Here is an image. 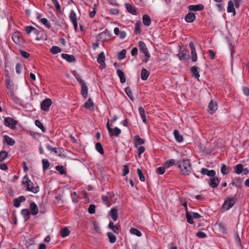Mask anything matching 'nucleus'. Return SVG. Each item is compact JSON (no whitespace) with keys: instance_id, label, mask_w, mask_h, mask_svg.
<instances>
[{"instance_id":"f257e3e1","label":"nucleus","mask_w":249,"mask_h":249,"mask_svg":"<svg viewBox=\"0 0 249 249\" xmlns=\"http://www.w3.org/2000/svg\"><path fill=\"white\" fill-rule=\"evenodd\" d=\"M178 165L182 175L189 176L192 173L193 169L190 160L183 159L178 162Z\"/></svg>"},{"instance_id":"f03ea898","label":"nucleus","mask_w":249,"mask_h":249,"mask_svg":"<svg viewBox=\"0 0 249 249\" xmlns=\"http://www.w3.org/2000/svg\"><path fill=\"white\" fill-rule=\"evenodd\" d=\"M22 184L26 185V190L36 194L39 192V188L38 186H34L33 182L27 177V176L23 178Z\"/></svg>"},{"instance_id":"7ed1b4c3","label":"nucleus","mask_w":249,"mask_h":249,"mask_svg":"<svg viewBox=\"0 0 249 249\" xmlns=\"http://www.w3.org/2000/svg\"><path fill=\"white\" fill-rule=\"evenodd\" d=\"M236 198L234 197H228L224 202L222 205V209L225 211H227L231 208L235 204Z\"/></svg>"},{"instance_id":"20e7f679","label":"nucleus","mask_w":249,"mask_h":249,"mask_svg":"<svg viewBox=\"0 0 249 249\" xmlns=\"http://www.w3.org/2000/svg\"><path fill=\"white\" fill-rule=\"evenodd\" d=\"M69 17L73 25L75 31H77L78 29L77 16L74 10L71 11Z\"/></svg>"},{"instance_id":"39448f33","label":"nucleus","mask_w":249,"mask_h":249,"mask_svg":"<svg viewBox=\"0 0 249 249\" xmlns=\"http://www.w3.org/2000/svg\"><path fill=\"white\" fill-rule=\"evenodd\" d=\"M13 41L18 45H22L24 43L23 38L22 37L21 35L18 32H15L12 36Z\"/></svg>"},{"instance_id":"423d86ee","label":"nucleus","mask_w":249,"mask_h":249,"mask_svg":"<svg viewBox=\"0 0 249 249\" xmlns=\"http://www.w3.org/2000/svg\"><path fill=\"white\" fill-rule=\"evenodd\" d=\"M17 124V121L11 117H6L4 119V124L11 128H14Z\"/></svg>"},{"instance_id":"0eeeda50","label":"nucleus","mask_w":249,"mask_h":249,"mask_svg":"<svg viewBox=\"0 0 249 249\" xmlns=\"http://www.w3.org/2000/svg\"><path fill=\"white\" fill-rule=\"evenodd\" d=\"M52 104V101L51 99L49 98L45 99L41 103V109L44 111H48Z\"/></svg>"},{"instance_id":"6e6552de","label":"nucleus","mask_w":249,"mask_h":249,"mask_svg":"<svg viewBox=\"0 0 249 249\" xmlns=\"http://www.w3.org/2000/svg\"><path fill=\"white\" fill-rule=\"evenodd\" d=\"M110 37V35L109 32L107 30H105L104 31L99 34L97 37V39L98 40H100L102 41H105L109 39Z\"/></svg>"},{"instance_id":"1a4fd4ad","label":"nucleus","mask_w":249,"mask_h":249,"mask_svg":"<svg viewBox=\"0 0 249 249\" xmlns=\"http://www.w3.org/2000/svg\"><path fill=\"white\" fill-rule=\"evenodd\" d=\"M139 47L140 50L144 54L146 57L149 58L150 57V54H149L146 44L144 43V42L142 41H139Z\"/></svg>"},{"instance_id":"9d476101","label":"nucleus","mask_w":249,"mask_h":249,"mask_svg":"<svg viewBox=\"0 0 249 249\" xmlns=\"http://www.w3.org/2000/svg\"><path fill=\"white\" fill-rule=\"evenodd\" d=\"M105 56L104 53L103 52L100 53L98 55L97 58V62L100 64L99 68L102 70L104 69L106 67V64L105 63Z\"/></svg>"},{"instance_id":"9b49d317","label":"nucleus","mask_w":249,"mask_h":249,"mask_svg":"<svg viewBox=\"0 0 249 249\" xmlns=\"http://www.w3.org/2000/svg\"><path fill=\"white\" fill-rule=\"evenodd\" d=\"M219 183V179L215 175L210 178L209 185L213 188H216Z\"/></svg>"},{"instance_id":"f8f14e48","label":"nucleus","mask_w":249,"mask_h":249,"mask_svg":"<svg viewBox=\"0 0 249 249\" xmlns=\"http://www.w3.org/2000/svg\"><path fill=\"white\" fill-rule=\"evenodd\" d=\"M189 46L191 50L192 59L193 62L197 61V56L196 51L195 45L193 42H191L189 43Z\"/></svg>"},{"instance_id":"ddd939ff","label":"nucleus","mask_w":249,"mask_h":249,"mask_svg":"<svg viewBox=\"0 0 249 249\" xmlns=\"http://www.w3.org/2000/svg\"><path fill=\"white\" fill-rule=\"evenodd\" d=\"M118 211L116 207H114L112 208L108 213L109 215L111 216V218L114 221H116L118 218Z\"/></svg>"},{"instance_id":"4468645a","label":"nucleus","mask_w":249,"mask_h":249,"mask_svg":"<svg viewBox=\"0 0 249 249\" xmlns=\"http://www.w3.org/2000/svg\"><path fill=\"white\" fill-rule=\"evenodd\" d=\"M80 85L81 86V94L84 98H87L88 97V88L85 82L81 83Z\"/></svg>"},{"instance_id":"2eb2a0df","label":"nucleus","mask_w":249,"mask_h":249,"mask_svg":"<svg viewBox=\"0 0 249 249\" xmlns=\"http://www.w3.org/2000/svg\"><path fill=\"white\" fill-rule=\"evenodd\" d=\"M200 173L204 175H207L210 178L215 175V171L213 170H209L206 168H202Z\"/></svg>"},{"instance_id":"dca6fc26","label":"nucleus","mask_w":249,"mask_h":249,"mask_svg":"<svg viewBox=\"0 0 249 249\" xmlns=\"http://www.w3.org/2000/svg\"><path fill=\"white\" fill-rule=\"evenodd\" d=\"M188 9L192 11H201L204 9V6L202 4L190 5L188 7Z\"/></svg>"},{"instance_id":"f3484780","label":"nucleus","mask_w":249,"mask_h":249,"mask_svg":"<svg viewBox=\"0 0 249 249\" xmlns=\"http://www.w3.org/2000/svg\"><path fill=\"white\" fill-rule=\"evenodd\" d=\"M30 210L31 211V213L33 215H36L38 213V209L37 206L34 202H32L30 204Z\"/></svg>"},{"instance_id":"a211bd4d","label":"nucleus","mask_w":249,"mask_h":249,"mask_svg":"<svg viewBox=\"0 0 249 249\" xmlns=\"http://www.w3.org/2000/svg\"><path fill=\"white\" fill-rule=\"evenodd\" d=\"M196 15L192 12L188 13L185 17V20L187 22H192L196 19Z\"/></svg>"},{"instance_id":"6ab92c4d","label":"nucleus","mask_w":249,"mask_h":249,"mask_svg":"<svg viewBox=\"0 0 249 249\" xmlns=\"http://www.w3.org/2000/svg\"><path fill=\"white\" fill-rule=\"evenodd\" d=\"M3 138H4L3 142L6 143L7 144L10 145V146H13L15 144V140L13 139H12V138L10 137L9 136L4 135L3 136Z\"/></svg>"},{"instance_id":"aec40b11","label":"nucleus","mask_w":249,"mask_h":249,"mask_svg":"<svg viewBox=\"0 0 249 249\" xmlns=\"http://www.w3.org/2000/svg\"><path fill=\"white\" fill-rule=\"evenodd\" d=\"M62 57L69 62H74L75 61V57L72 55H69L66 53H62Z\"/></svg>"},{"instance_id":"412c9836","label":"nucleus","mask_w":249,"mask_h":249,"mask_svg":"<svg viewBox=\"0 0 249 249\" xmlns=\"http://www.w3.org/2000/svg\"><path fill=\"white\" fill-rule=\"evenodd\" d=\"M125 8L127 11L132 15H136L137 14V11L134 6L131 5L130 3H125Z\"/></svg>"},{"instance_id":"4be33fe9","label":"nucleus","mask_w":249,"mask_h":249,"mask_svg":"<svg viewBox=\"0 0 249 249\" xmlns=\"http://www.w3.org/2000/svg\"><path fill=\"white\" fill-rule=\"evenodd\" d=\"M174 135L176 141L178 142H181L183 141V136L180 134L178 130L175 129L174 130Z\"/></svg>"},{"instance_id":"5701e85b","label":"nucleus","mask_w":249,"mask_h":249,"mask_svg":"<svg viewBox=\"0 0 249 249\" xmlns=\"http://www.w3.org/2000/svg\"><path fill=\"white\" fill-rule=\"evenodd\" d=\"M139 111L142 120L144 124H146L147 123L146 116V113H145L144 108L142 107H139Z\"/></svg>"},{"instance_id":"b1692460","label":"nucleus","mask_w":249,"mask_h":249,"mask_svg":"<svg viewBox=\"0 0 249 249\" xmlns=\"http://www.w3.org/2000/svg\"><path fill=\"white\" fill-rule=\"evenodd\" d=\"M227 12L228 13H233V16H235V10L234 7V3L231 0H230L228 2Z\"/></svg>"},{"instance_id":"393cba45","label":"nucleus","mask_w":249,"mask_h":249,"mask_svg":"<svg viewBox=\"0 0 249 249\" xmlns=\"http://www.w3.org/2000/svg\"><path fill=\"white\" fill-rule=\"evenodd\" d=\"M84 106L87 109L93 110L94 108V103L92 100L89 98L84 104Z\"/></svg>"},{"instance_id":"a878e982","label":"nucleus","mask_w":249,"mask_h":249,"mask_svg":"<svg viewBox=\"0 0 249 249\" xmlns=\"http://www.w3.org/2000/svg\"><path fill=\"white\" fill-rule=\"evenodd\" d=\"M21 213L23 216L25 221H27L30 217V213L28 209H24L21 210Z\"/></svg>"},{"instance_id":"bb28decb","label":"nucleus","mask_w":249,"mask_h":249,"mask_svg":"<svg viewBox=\"0 0 249 249\" xmlns=\"http://www.w3.org/2000/svg\"><path fill=\"white\" fill-rule=\"evenodd\" d=\"M199 68L196 66H193L191 68V72L195 77L197 79L199 80V77H200V75L198 72Z\"/></svg>"},{"instance_id":"cd10ccee","label":"nucleus","mask_w":249,"mask_h":249,"mask_svg":"<svg viewBox=\"0 0 249 249\" xmlns=\"http://www.w3.org/2000/svg\"><path fill=\"white\" fill-rule=\"evenodd\" d=\"M142 20L144 25L146 26H149L150 25L151 23V19L149 16L147 15H144L142 17Z\"/></svg>"},{"instance_id":"c85d7f7f","label":"nucleus","mask_w":249,"mask_h":249,"mask_svg":"<svg viewBox=\"0 0 249 249\" xmlns=\"http://www.w3.org/2000/svg\"><path fill=\"white\" fill-rule=\"evenodd\" d=\"M149 75V72L147 71L145 68H142L141 71V77L142 80H146L147 79Z\"/></svg>"},{"instance_id":"c756f323","label":"nucleus","mask_w":249,"mask_h":249,"mask_svg":"<svg viewBox=\"0 0 249 249\" xmlns=\"http://www.w3.org/2000/svg\"><path fill=\"white\" fill-rule=\"evenodd\" d=\"M117 73L120 79L121 82L122 83H125L126 79L124 72L121 70L118 69L117 71Z\"/></svg>"},{"instance_id":"7c9ffc66","label":"nucleus","mask_w":249,"mask_h":249,"mask_svg":"<svg viewBox=\"0 0 249 249\" xmlns=\"http://www.w3.org/2000/svg\"><path fill=\"white\" fill-rule=\"evenodd\" d=\"M135 141V146L137 147L138 145H142L144 143L143 139L141 138L139 135H136L134 138Z\"/></svg>"},{"instance_id":"2f4dec72","label":"nucleus","mask_w":249,"mask_h":249,"mask_svg":"<svg viewBox=\"0 0 249 249\" xmlns=\"http://www.w3.org/2000/svg\"><path fill=\"white\" fill-rule=\"evenodd\" d=\"M111 133H109L110 136L118 137L121 133V130L117 127H115L114 129H112Z\"/></svg>"},{"instance_id":"473e14b6","label":"nucleus","mask_w":249,"mask_h":249,"mask_svg":"<svg viewBox=\"0 0 249 249\" xmlns=\"http://www.w3.org/2000/svg\"><path fill=\"white\" fill-rule=\"evenodd\" d=\"M35 35H36V39L38 40L40 39L42 35L43 34L42 32L39 31L38 29L34 27V29L32 31V33Z\"/></svg>"},{"instance_id":"72a5a7b5","label":"nucleus","mask_w":249,"mask_h":249,"mask_svg":"<svg viewBox=\"0 0 249 249\" xmlns=\"http://www.w3.org/2000/svg\"><path fill=\"white\" fill-rule=\"evenodd\" d=\"M108 227L109 229H111L115 233L119 234V229L118 228V226L117 225H114L113 222H109L108 224Z\"/></svg>"},{"instance_id":"f704fd0d","label":"nucleus","mask_w":249,"mask_h":249,"mask_svg":"<svg viewBox=\"0 0 249 249\" xmlns=\"http://www.w3.org/2000/svg\"><path fill=\"white\" fill-rule=\"evenodd\" d=\"M232 184L238 188H241L242 186V180L239 178H235L232 180Z\"/></svg>"},{"instance_id":"c9c22d12","label":"nucleus","mask_w":249,"mask_h":249,"mask_svg":"<svg viewBox=\"0 0 249 249\" xmlns=\"http://www.w3.org/2000/svg\"><path fill=\"white\" fill-rule=\"evenodd\" d=\"M107 237L109 239V242L111 244L114 243L116 241V237L112 232H108L107 233Z\"/></svg>"},{"instance_id":"e433bc0d","label":"nucleus","mask_w":249,"mask_h":249,"mask_svg":"<svg viewBox=\"0 0 249 249\" xmlns=\"http://www.w3.org/2000/svg\"><path fill=\"white\" fill-rule=\"evenodd\" d=\"M141 21H138L135 23V26H134V29H135V32L136 34H139L141 33Z\"/></svg>"},{"instance_id":"4c0bfd02","label":"nucleus","mask_w":249,"mask_h":249,"mask_svg":"<svg viewBox=\"0 0 249 249\" xmlns=\"http://www.w3.org/2000/svg\"><path fill=\"white\" fill-rule=\"evenodd\" d=\"M70 233V231L67 227L64 228L60 231V234L63 237H65L66 236L69 235Z\"/></svg>"},{"instance_id":"58836bf2","label":"nucleus","mask_w":249,"mask_h":249,"mask_svg":"<svg viewBox=\"0 0 249 249\" xmlns=\"http://www.w3.org/2000/svg\"><path fill=\"white\" fill-rule=\"evenodd\" d=\"M208 107L211 110V113H213L217 109V106L213 101H211Z\"/></svg>"},{"instance_id":"ea45409f","label":"nucleus","mask_w":249,"mask_h":249,"mask_svg":"<svg viewBox=\"0 0 249 249\" xmlns=\"http://www.w3.org/2000/svg\"><path fill=\"white\" fill-rule=\"evenodd\" d=\"M186 216L187 221L190 224H193L194 223V222L193 220V217L192 214L189 213L188 210H187V212H186Z\"/></svg>"},{"instance_id":"a19ab883","label":"nucleus","mask_w":249,"mask_h":249,"mask_svg":"<svg viewBox=\"0 0 249 249\" xmlns=\"http://www.w3.org/2000/svg\"><path fill=\"white\" fill-rule=\"evenodd\" d=\"M61 52V49L58 46H53L51 49V52L53 54H55Z\"/></svg>"},{"instance_id":"79ce46f5","label":"nucleus","mask_w":249,"mask_h":249,"mask_svg":"<svg viewBox=\"0 0 249 249\" xmlns=\"http://www.w3.org/2000/svg\"><path fill=\"white\" fill-rule=\"evenodd\" d=\"M235 172L237 174H240L243 172V165L241 164H238L234 167Z\"/></svg>"},{"instance_id":"37998d69","label":"nucleus","mask_w":249,"mask_h":249,"mask_svg":"<svg viewBox=\"0 0 249 249\" xmlns=\"http://www.w3.org/2000/svg\"><path fill=\"white\" fill-rule=\"evenodd\" d=\"M220 170L221 173L223 175H227L230 172V169L224 164H222Z\"/></svg>"},{"instance_id":"c03bdc74","label":"nucleus","mask_w":249,"mask_h":249,"mask_svg":"<svg viewBox=\"0 0 249 249\" xmlns=\"http://www.w3.org/2000/svg\"><path fill=\"white\" fill-rule=\"evenodd\" d=\"M130 232L131 234L136 235L138 237H140L142 235L141 232L139 230L135 228H131L130 230Z\"/></svg>"},{"instance_id":"a18cd8bd","label":"nucleus","mask_w":249,"mask_h":249,"mask_svg":"<svg viewBox=\"0 0 249 249\" xmlns=\"http://www.w3.org/2000/svg\"><path fill=\"white\" fill-rule=\"evenodd\" d=\"M42 164H43V169L44 171L48 169L50 166V163L48 160L47 159H43L42 160Z\"/></svg>"},{"instance_id":"49530a36","label":"nucleus","mask_w":249,"mask_h":249,"mask_svg":"<svg viewBox=\"0 0 249 249\" xmlns=\"http://www.w3.org/2000/svg\"><path fill=\"white\" fill-rule=\"evenodd\" d=\"M125 91L126 95L129 97V98L131 100H133L134 98L132 94V92L131 89L129 87H126L125 89Z\"/></svg>"},{"instance_id":"de8ad7c7","label":"nucleus","mask_w":249,"mask_h":249,"mask_svg":"<svg viewBox=\"0 0 249 249\" xmlns=\"http://www.w3.org/2000/svg\"><path fill=\"white\" fill-rule=\"evenodd\" d=\"M35 124L36 125L39 127L43 132H45V131H46V129L44 127V126H43V125L40 122V121L39 120H36L35 121Z\"/></svg>"},{"instance_id":"09e8293b","label":"nucleus","mask_w":249,"mask_h":249,"mask_svg":"<svg viewBox=\"0 0 249 249\" xmlns=\"http://www.w3.org/2000/svg\"><path fill=\"white\" fill-rule=\"evenodd\" d=\"M96 150L101 154H104V150L102 144L100 142H97L95 145Z\"/></svg>"},{"instance_id":"8fccbe9b","label":"nucleus","mask_w":249,"mask_h":249,"mask_svg":"<svg viewBox=\"0 0 249 249\" xmlns=\"http://www.w3.org/2000/svg\"><path fill=\"white\" fill-rule=\"evenodd\" d=\"M55 168L56 170L58 171L61 175H64L66 174V171L64 169L63 166L58 165L56 166Z\"/></svg>"},{"instance_id":"3c124183","label":"nucleus","mask_w":249,"mask_h":249,"mask_svg":"<svg viewBox=\"0 0 249 249\" xmlns=\"http://www.w3.org/2000/svg\"><path fill=\"white\" fill-rule=\"evenodd\" d=\"M8 156V153L5 151L0 152V162L3 161Z\"/></svg>"},{"instance_id":"603ef678","label":"nucleus","mask_w":249,"mask_h":249,"mask_svg":"<svg viewBox=\"0 0 249 249\" xmlns=\"http://www.w3.org/2000/svg\"><path fill=\"white\" fill-rule=\"evenodd\" d=\"M178 56L180 60H187L189 58V55L185 53H180L178 54Z\"/></svg>"},{"instance_id":"864d4df0","label":"nucleus","mask_w":249,"mask_h":249,"mask_svg":"<svg viewBox=\"0 0 249 249\" xmlns=\"http://www.w3.org/2000/svg\"><path fill=\"white\" fill-rule=\"evenodd\" d=\"M41 23L45 26L48 29L51 27V24L48 21V19L46 18H41L40 20Z\"/></svg>"},{"instance_id":"5fc2aeb1","label":"nucleus","mask_w":249,"mask_h":249,"mask_svg":"<svg viewBox=\"0 0 249 249\" xmlns=\"http://www.w3.org/2000/svg\"><path fill=\"white\" fill-rule=\"evenodd\" d=\"M52 3L56 9V10L58 12H61V8L58 0H51Z\"/></svg>"},{"instance_id":"6e6d98bb","label":"nucleus","mask_w":249,"mask_h":249,"mask_svg":"<svg viewBox=\"0 0 249 249\" xmlns=\"http://www.w3.org/2000/svg\"><path fill=\"white\" fill-rule=\"evenodd\" d=\"M137 174L138 175L140 180L142 181H144L145 177L143 175L142 171L140 169H137Z\"/></svg>"},{"instance_id":"4d7b16f0","label":"nucleus","mask_w":249,"mask_h":249,"mask_svg":"<svg viewBox=\"0 0 249 249\" xmlns=\"http://www.w3.org/2000/svg\"><path fill=\"white\" fill-rule=\"evenodd\" d=\"M33 29H34V27H33L32 26H26L24 28V30L25 31L26 34H27L29 36H30V34L32 33Z\"/></svg>"},{"instance_id":"13d9d810","label":"nucleus","mask_w":249,"mask_h":249,"mask_svg":"<svg viewBox=\"0 0 249 249\" xmlns=\"http://www.w3.org/2000/svg\"><path fill=\"white\" fill-rule=\"evenodd\" d=\"M218 225H219V230L222 232H223L224 233H225L227 232L226 227V225L224 223H220Z\"/></svg>"},{"instance_id":"bf43d9fd","label":"nucleus","mask_w":249,"mask_h":249,"mask_svg":"<svg viewBox=\"0 0 249 249\" xmlns=\"http://www.w3.org/2000/svg\"><path fill=\"white\" fill-rule=\"evenodd\" d=\"M175 163H176L175 160L174 159H171V160H167V161L165 162V166L167 168H168L170 166L174 165L175 164Z\"/></svg>"},{"instance_id":"052dcab7","label":"nucleus","mask_w":249,"mask_h":249,"mask_svg":"<svg viewBox=\"0 0 249 249\" xmlns=\"http://www.w3.org/2000/svg\"><path fill=\"white\" fill-rule=\"evenodd\" d=\"M126 50L124 49L122 50L119 53L118 57L119 59L122 60L125 57Z\"/></svg>"},{"instance_id":"680f3d73","label":"nucleus","mask_w":249,"mask_h":249,"mask_svg":"<svg viewBox=\"0 0 249 249\" xmlns=\"http://www.w3.org/2000/svg\"><path fill=\"white\" fill-rule=\"evenodd\" d=\"M11 97L12 100L16 103H18L19 101V98L14 94L13 91H10Z\"/></svg>"},{"instance_id":"e2e57ef3","label":"nucleus","mask_w":249,"mask_h":249,"mask_svg":"<svg viewBox=\"0 0 249 249\" xmlns=\"http://www.w3.org/2000/svg\"><path fill=\"white\" fill-rule=\"evenodd\" d=\"M88 212L90 214H93L95 212V206L94 205L90 204L88 209Z\"/></svg>"},{"instance_id":"0e129e2a","label":"nucleus","mask_w":249,"mask_h":249,"mask_svg":"<svg viewBox=\"0 0 249 249\" xmlns=\"http://www.w3.org/2000/svg\"><path fill=\"white\" fill-rule=\"evenodd\" d=\"M165 168L163 167H159L157 169V173L159 175H162L165 173Z\"/></svg>"},{"instance_id":"69168bd1","label":"nucleus","mask_w":249,"mask_h":249,"mask_svg":"<svg viewBox=\"0 0 249 249\" xmlns=\"http://www.w3.org/2000/svg\"><path fill=\"white\" fill-rule=\"evenodd\" d=\"M46 147L48 150L53 151L55 154H57V149L56 147H53L52 146H50L49 144H47L46 145Z\"/></svg>"},{"instance_id":"338daca9","label":"nucleus","mask_w":249,"mask_h":249,"mask_svg":"<svg viewBox=\"0 0 249 249\" xmlns=\"http://www.w3.org/2000/svg\"><path fill=\"white\" fill-rule=\"evenodd\" d=\"M196 235L200 238H204L206 237V234L205 233L201 231H198L196 233Z\"/></svg>"},{"instance_id":"774afa93","label":"nucleus","mask_w":249,"mask_h":249,"mask_svg":"<svg viewBox=\"0 0 249 249\" xmlns=\"http://www.w3.org/2000/svg\"><path fill=\"white\" fill-rule=\"evenodd\" d=\"M20 54L22 57H23L25 58H28L30 56V54L29 53H28L27 52H26L24 51H22V50L20 51Z\"/></svg>"}]
</instances>
